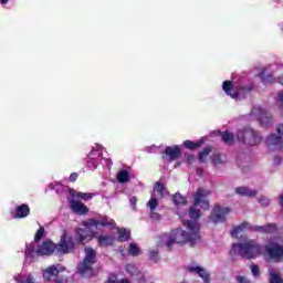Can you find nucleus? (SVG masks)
I'll list each match as a JSON object with an SVG mask.
<instances>
[{"label": "nucleus", "mask_w": 283, "mask_h": 283, "mask_svg": "<svg viewBox=\"0 0 283 283\" xmlns=\"http://www.w3.org/2000/svg\"><path fill=\"white\" fill-rule=\"evenodd\" d=\"M209 190L199 188L195 192V201L193 206L190 207L189 210V218L190 220L184 221V227L187 229V231L182 229H175L170 233H166L160 235L157 239V247H166V249H174L175 244H185L189 242L191 247L193 244H198L200 242V223L198 221L200 218V211L196 209V207H201V209H209Z\"/></svg>", "instance_id": "nucleus-1"}, {"label": "nucleus", "mask_w": 283, "mask_h": 283, "mask_svg": "<svg viewBox=\"0 0 283 283\" xmlns=\"http://www.w3.org/2000/svg\"><path fill=\"white\" fill-rule=\"evenodd\" d=\"M231 258L241 255L247 260H255L263 255L265 260L272 262H282L283 260V245L277 243H268L264 245V252L262 253V245L253 239H245L239 243H233L230 250Z\"/></svg>", "instance_id": "nucleus-2"}, {"label": "nucleus", "mask_w": 283, "mask_h": 283, "mask_svg": "<svg viewBox=\"0 0 283 283\" xmlns=\"http://www.w3.org/2000/svg\"><path fill=\"white\" fill-rule=\"evenodd\" d=\"M221 138L226 145H233L235 140L247 145V147H255L262 143V135L260 132L251 128V127H243L233 135L231 132L226 130L221 133Z\"/></svg>", "instance_id": "nucleus-3"}, {"label": "nucleus", "mask_w": 283, "mask_h": 283, "mask_svg": "<svg viewBox=\"0 0 283 283\" xmlns=\"http://www.w3.org/2000/svg\"><path fill=\"white\" fill-rule=\"evenodd\" d=\"M56 251V244L54 242L46 240L42 243L39 241H32L27 244L24 251V262L28 264H32V262L36 261L38 255H52Z\"/></svg>", "instance_id": "nucleus-4"}, {"label": "nucleus", "mask_w": 283, "mask_h": 283, "mask_svg": "<svg viewBox=\"0 0 283 283\" xmlns=\"http://www.w3.org/2000/svg\"><path fill=\"white\" fill-rule=\"evenodd\" d=\"M96 264V250L91 247L84 249V260L77 266V273L82 277H92L94 275V265Z\"/></svg>", "instance_id": "nucleus-5"}, {"label": "nucleus", "mask_w": 283, "mask_h": 283, "mask_svg": "<svg viewBox=\"0 0 283 283\" xmlns=\"http://www.w3.org/2000/svg\"><path fill=\"white\" fill-rule=\"evenodd\" d=\"M83 228H78L76 230V235L80 242H85V240H92L94 235H96V221L94 220H86L82 222Z\"/></svg>", "instance_id": "nucleus-6"}, {"label": "nucleus", "mask_w": 283, "mask_h": 283, "mask_svg": "<svg viewBox=\"0 0 283 283\" xmlns=\"http://www.w3.org/2000/svg\"><path fill=\"white\" fill-rule=\"evenodd\" d=\"M166 196H169V191H167V188L160 182H156L153 189V193L150 197V200L147 202V207H149L150 211H156V208L158 207V200L161 198H166Z\"/></svg>", "instance_id": "nucleus-7"}, {"label": "nucleus", "mask_w": 283, "mask_h": 283, "mask_svg": "<svg viewBox=\"0 0 283 283\" xmlns=\"http://www.w3.org/2000/svg\"><path fill=\"white\" fill-rule=\"evenodd\" d=\"M251 120H259L262 127H269L273 123V116L262 108V106H254L250 114Z\"/></svg>", "instance_id": "nucleus-8"}, {"label": "nucleus", "mask_w": 283, "mask_h": 283, "mask_svg": "<svg viewBox=\"0 0 283 283\" xmlns=\"http://www.w3.org/2000/svg\"><path fill=\"white\" fill-rule=\"evenodd\" d=\"M74 238L67 231H64L60 238V242L55 245L56 252L61 255L72 253L74 251Z\"/></svg>", "instance_id": "nucleus-9"}, {"label": "nucleus", "mask_w": 283, "mask_h": 283, "mask_svg": "<svg viewBox=\"0 0 283 283\" xmlns=\"http://www.w3.org/2000/svg\"><path fill=\"white\" fill-rule=\"evenodd\" d=\"M101 154H103V146L95 144L88 154L87 160V167L91 169V171H94V169H97L98 165H102L103 157Z\"/></svg>", "instance_id": "nucleus-10"}, {"label": "nucleus", "mask_w": 283, "mask_h": 283, "mask_svg": "<svg viewBox=\"0 0 283 283\" xmlns=\"http://www.w3.org/2000/svg\"><path fill=\"white\" fill-rule=\"evenodd\" d=\"M69 205L71 207L72 212L76 213L77 216H85V213H87L88 211L87 206L81 202V200L76 199V190L71 189L69 190Z\"/></svg>", "instance_id": "nucleus-11"}, {"label": "nucleus", "mask_w": 283, "mask_h": 283, "mask_svg": "<svg viewBox=\"0 0 283 283\" xmlns=\"http://www.w3.org/2000/svg\"><path fill=\"white\" fill-rule=\"evenodd\" d=\"M182 156V147L179 145L167 146L163 153V160L166 165L174 163V160H178Z\"/></svg>", "instance_id": "nucleus-12"}, {"label": "nucleus", "mask_w": 283, "mask_h": 283, "mask_svg": "<svg viewBox=\"0 0 283 283\" xmlns=\"http://www.w3.org/2000/svg\"><path fill=\"white\" fill-rule=\"evenodd\" d=\"M229 213H231V208L216 206L212 209L209 220H210V222L218 224L219 222H224V220H227V216H229Z\"/></svg>", "instance_id": "nucleus-13"}, {"label": "nucleus", "mask_w": 283, "mask_h": 283, "mask_svg": "<svg viewBox=\"0 0 283 283\" xmlns=\"http://www.w3.org/2000/svg\"><path fill=\"white\" fill-rule=\"evenodd\" d=\"M279 135L272 134L265 139V145L268 147H273L274 149H282L283 147V124H280L276 128Z\"/></svg>", "instance_id": "nucleus-14"}, {"label": "nucleus", "mask_w": 283, "mask_h": 283, "mask_svg": "<svg viewBox=\"0 0 283 283\" xmlns=\"http://www.w3.org/2000/svg\"><path fill=\"white\" fill-rule=\"evenodd\" d=\"M63 271H65V266L61 264H55L46 268L42 272L44 282H56V277H59V273H63Z\"/></svg>", "instance_id": "nucleus-15"}, {"label": "nucleus", "mask_w": 283, "mask_h": 283, "mask_svg": "<svg viewBox=\"0 0 283 283\" xmlns=\"http://www.w3.org/2000/svg\"><path fill=\"white\" fill-rule=\"evenodd\" d=\"M222 90L227 96H230V98H233V101H238L240 98V86L237 83H233L231 81H224L222 83Z\"/></svg>", "instance_id": "nucleus-16"}, {"label": "nucleus", "mask_w": 283, "mask_h": 283, "mask_svg": "<svg viewBox=\"0 0 283 283\" xmlns=\"http://www.w3.org/2000/svg\"><path fill=\"white\" fill-rule=\"evenodd\" d=\"M187 271H189V273H193L195 275H199V277H201V280H203V283L211 282V275H209V272L205 268H202L196 263L188 265Z\"/></svg>", "instance_id": "nucleus-17"}, {"label": "nucleus", "mask_w": 283, "mask_h": 283, "mask_svg": "<svg viewBox=\"0 0 283 283\" xmlns=\"http://www.w3.org/2000/svg\"><path fill=\"white\" fill-rule=\"evenodd\" d=\"M11 216L14 220H23V218H28V216H30V206H28V203L15 206L14 210L11 211Z\"/></svg>", "instance_id": "nucleus-18"}, {"label": "nucleus", "mask_w": 283, "mask_h": 283, "mask_svg": "<svg viewBox=\"0 0 283 283\" xmlns=\"http://www.w3.org/2000/svg\"><path fill=\"white\" fill-rule=\"evenodd\" d=\"M244 231H254V226H251V223L243 221L242 223L232 229L231 235L232 238H242L244 235Z\"/></svg>", "instance_id": "nucleus-19"}, {"label": "nucleus", "mask_w": 283, "mask_h": 283, "mask_svg": "<svg viewBox=\"0 0 283 283\" xmlns=\"http://www.w3.org/2000/svg\"><path fill=\"white\" fill-rule=\"evenodd\" d=\"M13 280L17 283H39L36 277H34V274H32V273H24V272L15 274L13 276Z\"/></svg>", "instance_id": "nucleus-20"}, {"label": "nucleus", "mask_w": 283, "mask_h": 283, "mask_svg": "<svg viewBox=\"0 0 283 283\" xmlns=\"http://www.w3.org/2000/svg\"><path fill=\"white\" fill-rule=\"evenodd\" d=\"M237 196H243L245 198H255L258 196V190L251 189L245 186H240L234 189Z\"/></svg>", "instance_id": "nucleus-21"}, {"label": "nucleus", "mask_w": 283, "mask_h": 283, "mask_svg": "<svg viewBox=\"0 0 283 283\" xmlns=\"http://www.w3.org/2000/svg\"><path fill=\"white\" fill-rule=\"evenodd\" d=\"M96 222L95 230L98 231L101 227H116V222H114V219H109V217H103L102 219H90Z\"/></svg>", "instance_id": "nucleus-22"}, {"label": "nucleus", "mask_w": 283, "mask_h": 283, "mask_svg": "<svg viewBox=\"0 0 283 283\" xmlns=\"http://www.w3.org/2000/svg\"><path fill=\"white\" fill-rule=\"evenodd\" d=\"M254 231L258 233H275L277 231V226H275V223L254 226Z\"/></svg>", "instance_id": "nucleus-23"}, {"label": "nucleus", "mask_w": 283, "mask_h": 283, "mask_svg": "<svg viewBox=\"0 0 283 283\" xmlns=\"http://www.w3.org/2000/svg\"><path fill=\"white\" fill-rule=\"evenodd\" d=\"M203 144H205V138H201V139H199V140H197V142L187 139V140H185V142L182 143V146H184L186 149H191V150H193V149H199V147H202Z\"/></svg>", "instance_id": "nucleus-24"}, {"label": "nucleus", "mask_w": 283, "mask_h": 283, "mask_svg": "<svg viewBox=\"0 0 283 283\" xmlns=\"http://www.w3.org/2000/svg\"><path fill=\"white\" fill-rule=\"evenodd\" d=\"M97 242L99 247H112L114 244V238L109 234L99 235Z\"/></svg>", "instance_id": "nucleus-25"}, {"label": "nucleus", "mask_w": 283, "mask_h": 283, "mask_svg": "<svg viewBox=\"0 0 283 283\" xmlns=\"http://www.w3.org/2000/svg\"><path fill=\"white\" fill-rule=\"evenodd\" d=\"M117 233L119 242H127L132 235V232L125 228L118 229Z\"/></svg>", "instance_id": "nucleus-26"}, {"label": "nucleus", "mask_w": 283, "mask_h": 283, "mask_svg": "<svg viewBox=\"0 0 283 283\" xmlns=\"http://www.w3.org/2000/svg\"><path fill=\"white\" fill-rule=\"evenodd\" d=\"M129 180V171L128 170H119L117 172V181L120 184V185H125V182H127Z\"/></svg>", "instance_id": "nucleus-27"}, {"label": "nucleus", "mask_w": 283, "mask_h": 283, "mask_svg": "<svg viewBox=\"0 0 283 283\" xmlns=\"http://www.w3.org/2000/svg\"><path fill=\"white\" fill-rule=\"evenodd\" d=\"M210 158L214 167H218V165H223L224 163V156L220 155L219 153H214Z\"/></svg>", "instance_id": "nucleus-28"}, {"label": "nucleus", "mask_w": 283, "mask_h": 283, "mask_svg": "<svg viewBox=\"0 0 283 283\" xmlns=\"http://www.w3.org/2000/svg\"><path fill=\"white\" fill-rule=\"evenodd\" d=\"M128 254L129 255H140V248L135 242L128 244Z\"/></svg>", "instance_id": "nucleus-29"}, {"label": "nucleus", "mask_w": 283, "mask_h": 283, "mask_svg": "<svg viewBox=\"0 0 283 283\" xmlns=\"http://www.w3.org/2000/svg\"><path fill=\"white\" fill-rule=\"evenodd\" d=\"M261 81L263 85H271V83L275 82V77H273V74L261 73Z\"/></svg>", "instance_id": "nucleus-30"}, {"label": "nucleus", "mask_w": 283, "mask_h": 283, "mask_svg": "<svg viewBox=\"0 0 283 283\" xmlns=\"http://www.w3.org/2000/svg\"><path fill=\"white\" fill-rule=\"evenodd\" d=\"M92 198H94V193H88V192H76L75 191V199L77 200H92Z\"/></svg>", "instance_id": "nucleus-31"}, {"label": "nucleus", "mask_w": 283, "mask_h": 283, "mask_svg": "<svg viewBox=\"0 0 283 283\" xmlns=\"http://www.w3.org/2000/svg\"><path fill=\"white\" fill-rule=\"evenodd\" d=\"M270 283H283V279L280 276V273L270 270Z\"/></svg>", "instance_id": "nucleus-32"}, {"label": "nucleus", "mask_w": 283, "mask_h": 283, "mask_svg": "<svg viewBox=\"0 0 283 283\" xmlns=\"http://www.w3.org/2000/svg\"><path fill=\"white\" fill-rule=\"evenodd\" d=\"M209 154H211V147H206V148L199 154V160H200V163H207V158H209Z\"/></svg>", "instance_id": "nucleus-33"}, {"label": "nucleus", "mask_w": 283, "mask_h": 283, "mask_svg": "<svg viewBox=\"0 0 283 283\" xmlns=\"http://www.w3.org/2000/svg\"><path fill=\"white\" fill-rule=\"evenodd\" d=\"M174 202L175 205H187V199L182 195L176 193L174 196Z\"/></svg>", "instance_id": "nucleus-34"}, {"label": "nucleus", "mask_w": 283, "mask_h": 283, "mask_svg": "<svg viewBox=\"0 0 283 283\" xmlns=\"http://www.w3.org/2000/svg\"><path fill=\"white\" fill-rule=\"evenodd\" d=\"M44 233H45V228L40 227L34 235L33 242H41L40 240H41V238H43Z\"/></svg>", "instance_id": "nucleus-35"}, {"label": "nucleus", "mask_w": 283, "mask_h": 283, "mask_svg": "<svg viewBox=\"0 0 283 283\" xmlns=\"http://www.w3.org/2000/svg\"><path fill=\"white\" fill-rule=\"evenodd\" d=\"M251 273L253 275V277H260V268L255 264H252L250 266Z\"/></svg>", "instance_id": "nucleus-36"}, {"label": "nucleus", "mask_w": 283, "mask_h": 283, "mask_svg": "<svg viewBox=\"0 0 283 283\" xmlns=\"http://www.w3.org/2000/svg\"><path fill=\"white\" fill-rule=\"evenodd\" d=\"M126 271L130 275H136V273H138V270L136 269V265H134V264L126 265Z\"/></svg>", "instance_id": "nucleus-37"}, {"label": "nucleus", "mask_w": 283, "mask_h": 283, "mask_svg": "<svg viewBox=\"0 0 283 283\" xmlns=\"http://www.w3.org/2000/svg\"><path fill=\"white\" fill-rule=\"evenodd\" d=\"M276 102H277L280 108L283 109V91L279 92Z\"/></svg>", "instance_id": "nucleus-38"}, {"label": "nucleus", "mask_w": 283, "mask_h": 283, "mask_svg": "<svg viewBox=\"0 0 283 283\" xmlns=\"http://www.w3.org/2000/svg\"><path fill=\"white\" fill-rule=\"evenodd\" d=\"M259 202L262 207H269V205H270L269 198H266V197H260Z\"/></svg>", "instance_id": "nucleus-39"}, {"label": "nucleus", "mask_w": 283, "mask_h": 283, "mask_svg": "<svg viewBox=\"0 0 283 283\" xmlns=\"http://www.w3.org/2000/svg\"><path fill=\"white\" fill-rule=\"evenodd\" d=\"M149 255H150V260H154L156 262V260H158V250L151 249L149 251Z\"/></svg>", "instance_id": "nucleus-40"}, {"label": "nucleus", "mask_w": 283, "mask_h": 283, "mask_svg": "<svg viewBox=\"0 0 283 283\" xmlns=\"http://www.w3.org/2000/svg\"><path fill=\"white\" fill-rule=\"evenodd\" d=\"M129 202H130L132 209H134V211H136V202H138V199H136V197H130Z\"/></svg>", "instance_id": "nucleus-41"}, {"label": "nucleus", "mask_w": 283, "mask_h": 283, "mask_svg": "<svg viewBox=\"0 0 283 283\" xmlns=\"http://www.w3.org/2000/svg\"><path fill=\"white\" fill-rule=\"evenodd\" d=\"M184 157H185V160H186L189 165H191V164L193 163V155L185 154Z\"/></svg>", "instance_id": "nucleus-42"}, {"label": "nucleus", "mask_w": 283, "mask_h": 283, "mask_svg": "<svg viewBox=\"0 0 283 283\" xmlns=\"http://www.w3.org/2000/svg\"><path fill=\"white\" fill-rule=\"evenodd\" d=\"M77 179H78V174L76 172H72L69 177L70 182H76Z\"/></svg>", "instance_id": "nucleus-43"}, {"label": "nucleus", "mask_w": 283, "mask_h": 283, "mask_svg": "<svg viewBox=\"0 0 283 283\" xmlns=\"http://www.w3.org/2000/svg\"><path fill=\"white\" fill-rule=\"evenodd\" d=\"M237 282L238 283H251L247 276H237Z\"/></svg>", "instance_id": "nucleus-44"}, {"label": "nucleus", "mask_w": 283, "mask_h": 283, "mask_svg": "<svg viewBox=\"0 0 283 283\" xmlns=\"http://www.w3.org/2000/svg\"><path fill=\"white\" fill-rule=\"evenodd\" d=\"M102 165H105L108 169L112 167V159H103L102 158Z\"/></svg>", "instance_id": "nucleus-45"}, {"label": "nucleus", "mask_w": 283, "mask_h": 283, "mask_svg": "<svg viewBox=\"0 0 283 283\" xmlns=\"http://www.w3.org/2000/svg\"><path fill=\"white\" fill-rule=\"evenodd\" d=\"M282 163V158L281 157H274V165H280Z\"/></svg>", "instance_id": "nucleus-46"}, {"label": "nucleus", "mask_w": 283, "mask_h": 283, "mask_svg": "<svg viewBox=\"0 0 283 283\" xmlns=\"http://www.w3.org/2000/svg\"><path fill=\"white\" fill-rule=\"evenodd\" d=\"M9 2L10 0H0L1 6H8Z\"/></svg>", "instance_id": "nucleus-47"}, {"label": "nucleus", "mask_w": 283, "mask_h": 283, "mask_svg": "<svg viewBox=\"0 0 283 283\" xmlns=\"http://www.w3.org/2000/svg\"><path fill=\"white\" fill-rule=\"evenodd\" d=\"M281 70H283V63L282 64H280V66H279Z\"/></svg>", "instance_id": "nucleus-48"}, {"label": "nucleus", "mask_w": 283, "mask_h": 283, "mask_svg": "<svg viewBox=\"0 0 283 283\" xmlns=\"http://www.w3.org/2000/svg\"><path fill=\"white\" fill-rule=\"evenodd\" d=\"M50 189H54V187L52 186V184L50 185Z\"/></svg>", "instance_id": "nucleus-49"}, {"label": "nucleus", "mask_w": 283, "mask_h": 283, "mask_svg": "<svg viewBox=\"0 0 283 283\" xmlns=\"http://www.w3.org/2000/svg\"><path fill=\"white\" fill-rule=\"evenodd\" d=\"M179 218H182V214L179 213Z\"/></svg>", "instance_id": "nucleus-50"}]
</instances>
